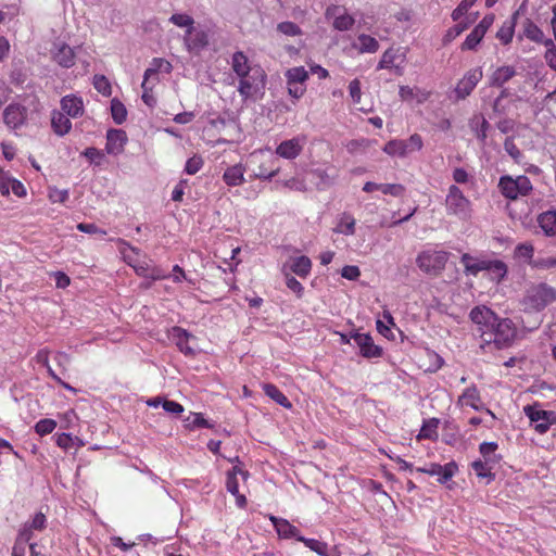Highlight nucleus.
I'll return each instance as SVG.
<instances>
[{"instance_id": "f257e3e1", "label": "nucleus", "mask_w": 556, "mask_h": 556, "mask_svg": "<svg viewBox=\"0 0 556 556\" xmlns=\"http://www.w3.org/2000/svg\"><path fill=\"white\" fill-rule=\"evenodd\" d=\"M470 318L478 326L481 349L494 351L507 349L517 338V327L509 318H501L485 306L471 309Z\"/></svg>"}, {"instance_id": "f03ea898", "label": "nucleus", "mask_w": 556, "mask_h": 556, "mask_svg": "<svg viewBox=\"0 0 556 556\" xmlns=\"http://www.w3.org/2000/svg\"><path fill=\"white\" fill-rule=\"evenodd\" d=\"M556 302V288L541 282L531 286L523 298L522 304L527 311L541 312Z\"/></svg>"}, {"instance_id": "7ed1b4c3", "label": "nucleus", "mask_w": 556, "mask_h": 556, "mask_svg": "<svg viewBox=\"0 0 556 556\" xmlns=\"http://www.w3.org/2000/svg\"><path fill=\"white\" fill-rule=\"evenodd\" d=\"M450 253L434 248L422 250L416 257V264L421 271L430 276H439L445 268Z\"/></svg>"}, {"instance_id": "20e7f679", "label": "nucleus", "mask_w": 556, "mask_h": 556, "mask_svg": "<svg viewBox=\"0 0 556 556\" xmlns=\"http://www.w3.org/2000/svg\"><path fill=\"white\" fill-rule=\"evenodd\" d=\"M445 207L448 215L456 216L462 220H468L472 216L470 200L464 195L463 191L456 185L448 187L445 198Z\"/></svg>"}, {"instance_id": "39448f33", "label": "nucleus", "mask_w": 556, "mask_h": 556, "mask_svg": "<svg viewBox=\"0 0 556 556\" xmlns=\"http://www.w3.org/2000/svg\"><path fill=\"white\" fill-rule=\"evenodd\" d=\"M523 413L534 430L541 434L545 433L551 426L556 425V412L545 410L539 404L525 406Z\"/></svg>"}, {"instance_id": "423d86ee", "label": "nucleus", "mask_w": 556, "mask_h": 556, "mask_svg": "<svg viewBox=\"0 0 556 556\" xmlns=\"http://www.w3.org/2000/svg\"><path fill=\"white\" fill-rule=\"evenodd\" d=\"M266 74L260 65L249 66L245 70V98H257L264 93Z\"/></svg>"}, {"instance_id": "0eeeda50", "label": "nucleus", "mask_w": 556, "mask_h": 556, "mask_svg": "<svg viewBox=\"0 0 556 556\" xmlns=\"http://www.w3.org/2000/svg\"><path fill=\"white\" fill-rule=\"evenodd\" d=\"M500 188L506 198L517 199L520 195L528 194L532 189V185L526 176H518L516 179L507 176L501 178Z\"/></svg>"}, {"instance_id": "6e6552de", "label": "nucleus", "mask_w": 556, "mask_h": 556, "mask_svg": "<svg viewBox=\"0 0 556 556\" xmlns=\"http://www.w3.org/2000/svg\"><path fill=\"white\" fill-rule=\"evenodd\" d=\"M406 64V50L404 48H389L378 63V70H391L396 75L404 73Z\"/></svg>"}, {"instance_id": "1a4fd4ad", "label": "nucleus", "mask_w": 556, "mask_h": 556, "mask_svg": "<svg viewBox=\"0 0 556 556\" xmlns=\"http://www.w3.org/2000/svg\"><path fill=\"white\" fill-rule=\"evenodd\" d=\"M307 138L305 135H298L293 138L281 141L275 150L276 155L285 160H295L303 151Z\"/></svg>"}, {"instance_id": "9d476101", "label": "nucleus", "mask_w": 556, "mask_h": 556, "mask_svg": "<svg viewBox=\"0 0 556 556\" xmlns=\"http://www.w3.org/2000/svg\"><path fill=\"white\" fill-rule=\"evenodd\" d=\"M28 110L20 103H11L3 111V123L11 130L21 129L27 123Z\"/></svg>"}, {"instance_id": "9b49d317", "label": "nucleus", "mask_w": 556, "mask_h": 556, "mask_svg": "<svg viewBox=\"0 0 556 556\" xmlns=\"http://www.w3.org/2000/svg\"><path fill=\"white\" fill-rule=\"evenodd\" d=\"M416 470L418 472L437 477V481L439 483L445 484L458 472V465L455 462H450L445 465L431 463L425 467H419Z\"/></svg>"}, {"instance_id": "f8f14e48", "label": "nucleus", "mask_w": 556, "mask_h": 556, "mask_svg": "<svg viewBox=\"0 0 556 556\" xmlns=\"http://www.w3.org/2000/svg\"><path fill=\"white\" fill-rule=\"evenodd\" d=\"M312 261L308 256L298 254L290 256L281 267L282 274L296 275L300 278H306L312 271Z\"/></svg>"}, {"instance_id": "ddd939ff", "label": "nucleus", "mask_w": 556, "mask_h": 556, "mask_svg": "<svg viewBox=\"0 0 556 556\" xmlns=\"http://www.w3.org/2000/svg\"><path fill=\"white\" fill-rule=\"evenodd\" d=\"M359 353L365 358H378L382 355V349L375 344L369 333L354 332L351 334Z\"/></svg>"}, {"instance_id": "4468645a", "label": "nucleus", "mask_w": 556, "mask_h": 556, "mask_svg": "<svg viewBox=\"0 0 556 556\" xmlns=\"http://www.w3.org/2000/svg\"><path fill=\"white\" fill-rule=\"evenodd\" d=\"M51 59L58 65L70 68L75 64L76 54L74 49L65 42H54L51 50Z\"/></svg>"}, {"instance_id": "2eb2a0df", "label": "nucleus", "mask_w": 556, "mask_h": 556, "mask_svg": "<svg viewBox=\"0 0 556 556\" xmlns=\"http://www.w3.org/2000/svg\"><path fill=\"white\" fill-rule=\"evenodd\" d=\"M483 74L480 67L468 71L455 87V96L457 99H465L471 93L477 84L481 80Z\"/></svg>"}, {"instance_id": "dca6fc26", "label": "nucleus", "mask_w": 556, "mask_h": 556, "mask_svg": "<svg viewBox=\"0 0 556 556\" xmlns=\"http://www.w3.org/2000/svg\"><path fill=\"white\" fill-rule=\"evenodd\" d=\"M127 135L123 129H110L106 132L105 150L109 154L118 155L127 143Z\"/></svg>"}, {"instance_id": "f3484780", "label": "nucleus", "mask_w": 556, "mask_h": 556, "mask_svg": "<svg viewBox=\"0 0 556 556\" xmlns=\"http://www.w3.org/2000/svg\"><path fill=\"white\" fill-rule=\"evenodd\" d=\"M47 518L42 513H37L30 521L25 522L20 529L18 536L23 543L29 542L33 531H42L46 528Z\"/></svg>"}, {"instance_id": "a211bd4d", "label": "nucleus", "mask_w": 556, "mask_h": 556, "mask_svg": "<svg viewBox=\"0 0 556 556\" xmlns=\"http://www.w3.org/2000/svg\"><path fill=\"white\" fill-rule=\"evenodd\" d=\"M326 16L328 18L332 17L333 27L341 31L349 30L354 24V18L349 13H346L344 9L339 7L328 8L326 11Z\"/></svg>"}, {"instance_id": "6ab92c4d", "label": "nucleus", "mask_w": 556, "mask_h": 556, "mask_svg": "<svg viewBox=\"0 0 556 556\" xmlns=\"http://www.w3.org/2000/svg\"><path fill=\"white\" fill-rule=\"evenodd\" d=\"M169 336L181 353L185 355H193L194 350L189 344L190 339H193V337L187 330L175 326L172 328Z\"/></svg>"}, {"instance_id": "aec40b11", "label": "nucleus", "mask_w": 556, "mask_h": 556, "mask_svg": "<svg viewBox=\"0 0 556 556\" xmlns=\"http://www.w3.org/2000/svg\"><path fill=\"white\" fill-rule=\"evenodd\" d=\"M489 258L486 257H477L465 253L460 257V263L464 266L465 274L477 276L481 271L486 270Z\"/></svg>"}, {"instance_id": "412c9836", "label": "nucleus", "mask_w": 556, "mask_h": 556, "mask_svg": "<svg viewBox=\"0 0 556 556\" xmlns=\"http://www.w3.org/2000/svg\"><path fill=\"white\" fill-rule=\"evenodd\" d=\"M61 109L67 116L78 118L84 114V102L81 98L68 94L62 98Z\"/></svg>"}, {"instance_id": "4be33fe9", "label": "nucleus", "mask_w": 556, "mask_h": 556, "mask_svg": "<svg viewBox=\"0 0 556 556\" xmlns=\"http://www.w3.org/2000/svg\"><path fill=\"white\" fill-rule=\"evenodd\" d=\"M270 521L273 522V526H274L279 538H281V539L294 538L298 541H300V538H303L302 535H300L299 529L296 527H294L293 525H291L287 519L277 518V517L271 516Z\"/></svg>"}, {"instance_id": "5701e85b", "label": "nucleus", "mask_w": 556, "mask_h": 556, "mask_svg": "<svg viewBox=\"0 0 556 556\" xmlns=\"http://www.w3.org/2000/svg\"><path fill=\"white\" fill-rule=\"evenodd\" d=\"M497 448L498 445L496 442H482L479 446L481 455L479 459L494 468L502 460V456L497 454Z\"/></svg>"}, {"instance_id": "b1692460", "label": "nucleus", "mask_w": 556, "mask_h": 556, "mask_svg": "<svg viewBox=\"0 0 556 556\" xmlns=\"http://www.w3.org/2000/svg\"><path fill=\"white\" fill-rule=\"evenodd\" d=\"M33 362L35 363V367L38 370H45L47 374L54 379L56 382H63L64 374L61 372L58 374L55 370H53L49 365V351L48 350H40L37 352L36 356L33 358Z\"/></svg>"}, {"instance_id": "393cba45", "label": "nucleus", "mask_w": 556, "mask_h": 556, "mask_svg": "<svg viewBox=\"0 0 556 556\" xmlns=\"http://www.w3.org/2000/svg\"><path fill=\"white\" fill-rule=\"evenodd\" d=\"M51 128L58 136H65L72 129L70 116L54 110L51 114Z\"/></svg>"}, {"instance_id": "a878e982", "label": "nucleus", "mask_w": 556, "mask_h": 556, "mask_svg": "<svg viewBox=\"0 0 556 556\" xmlns=\"http://www.w3.org/2000/svg\"><path fill=\"white\" fill-rule=\"evenodd\" d=\"M352 49L357 51L358 53H375L379 49V42L376 38L361 34L356 37L355 41L352 43Z\"/></svg>"}, {"instance_id": "bb28decb", "label": "nucleus", "mask_w": 556, "mask_h": 556, "mask_svg": "<svg viewBox=\"0 0 556 556\" xmlns=\"http://www.w3.org/2000/svg\"><path fill=\"white\" fill-rule=\"evenodd\" d=\"M536 222L545 236L556 237V211L541 213Z\"/></svg>"}, {"instance_id": "cd10ccee", "label": "nucleus", "mask_w": 556, "mask_h": 556, "mask_svg": "<svg viewBox=\"0 0 556 556\" xmlns=\"http://www.w3.org/2000/svg\"><path fill=\"white\" fill-rule=\"evenodd\" d=\"M363 190L365 192H372L375 190H379L383 194L401 197L404 192V187L400 184H376L368 181L364 185Z\"/></svg>"}, {"instance_id": "c85d7f7f", "label": "nucleus", "mask_w": 556, "mask_h": 556, "mask_svg": "<svg viewBox=\"0 0 556 556\" xmlns=\"http://www.w3.org/2000/svg\"><path fill=\"white\" fill-rule=\"evenodd\" d=\"M399 94L403 101H406L409 103H413V102L422 103V102L427 101V99L429 98L428 91L421 90L416 87L415 88L408 87V86L400 87Z\"/></svg>"}, {"instance_id": "c756f323", "label": "nucleus", "mask_w": 556, "mask_h": 556, "mask_svg": "<svg viewBox=\"0 0 556 556\" xmlns=\"http://www.w3.org/2000/svg\"><path fill=\"white\" fill-rule=\"evenodd\" d=\"M173 70L172 64L162 58H154L151 62V66L146 70L144 77L146 85L151 83V77L159 75L160 72L169 74Z\"/></svg>"}, {"instance_id": "7c9ffc66", "label": "nucleus", "mask_w": 556, "mask_h": 556, "mask_svg": "<svg viewBox=\"0 0 556 556\" xmlns=\"http://www.w3.org/2000/svg\"><path fill=\"white\" fill-rule=\"evenodd\" d=\"M241 469L235 466L232 470L227 472L226 488L227 491L236 496V502L239 507H243V496L239 493V482L237 480V473H241Z\"/></svg>"}, {"instance_id": "2f4dec72", "label": "nucleus", "mask_w": 556, "mask_h": 556, "mask_svg": "<svg viewBox=\"0 0 556 556\" xmlns=\"http://www.w3.org/2000/svg\"><path fill=\"white\" fill-rule=\"evenodd\" d=\"M485 271L491 280L500 282L507 275V265L501 260L489 258Z\"/></svg>"}, {"instance_id": "473e14b6", "label": "nucleus", "mask_w": 556, "mask_h": 556, "mask_svg": "<svg viewBox=\"0 0 556 556\" xmlns=\"http://www.w3.org/2000/svg\"><path fill=\"white\" fill-rule=\"evenodd\" d=\"M356 229V220L355 218L348 213H343L333 229L334 232L341 233L344 236H353Z\"/></svg>"}, {"instance_id": "72a5a7b5", "label": "nucleus", "mask_w": 556, "mask_h": 556, "mask_svg": "<svg viewBox=\"0 0 556 556\" xmlns=\"http://www.w3.org/2000/svg\"><path fill=\"white\" fill-rule=\"evenodd\" d=\"M440 420L438 418H429L424 421L420 431L417 435L418 440H437L438 439V429H439Z\"/></svg>"}, {"instance_id": "f704fd0d", "label": "nucleus", "mask_w": 556, "mask_h": 556, "mask_svg": "<svg viewBox=\"0 0 556 556\" xmlns=\"http://www.w3.org/2000/svg\"><path fill=\"white\" fill-rule=\"evenodd\" d=\"M224 181L228 186H239L243 181V167L242 165L236 164L226 169L223 176Z\"/></svg>"}, {"instance_id": "c9c22d12", "label": "nucleus", "mask_w": 556, "mask_h": 556, "mask_svg": "<svg viewBox=\"0 0 556 556\" xmlns=\"http://www.w3.org/2000/svg\"><path fill=\"white\" fill-rule=\"evenodd\" d=\"M515 75V70L513 66H501L496 68L491 77L490 83L494 86H502L506 81H508Z\"/></svg>"}, {"instance_id": "e433bc0d", "label": "nucleus", "mask_w": 556, "mask_h": 556, "mask_svg": "<svg viewBox=\"0 0 556 556\" xmlns=\"http://www.w3.org/2000/svg\"><path fill=\"white\" fill-rule=\"evenodd\" d=\"M383 152L390 156L406 157L408 155L404 140L393 139L383 147Z\"/></svg>"}, {"instance_id": "4c0bfd02", "label": "nucleus", "mask_w": 556, "mask_h": 556, "mask_svg": "<svg viewBox=\"0 0 556 556\" xmlns=\"http://www.w3.org/2000/svg\"><path fill=\"white\" fill-rule=\"evenodd\" d=\"M287 85H303L308 79V72L303 66L292 67L285 73Z\"/></svg>"}, {"instance_id": "58836bf2", "label": "nucleus", "mask_w": 556, "mask_h": 556, "mask_svg": "<svg viewBox=\"0 0 556 556\" xmlns=\"http://www.w3.org/2000/svg\"><path fill=\"white\" fill-rule=\"evenodd\" d=\"M523 35L538 43H543L546 41L543 31L539 26H536L531 20H526L523 23Z\"/></svg>"}, {"instance_id": "ea45409f", "label": "nucleus", "mask_w": 556, "mask_h": 556, "mask_svg": "<svg viewBox=\"0 0 556 556\" xmlns=\"http://www.w3.org/2000/svg\"><path fill=\"white\" fill-rule=\"evenodd\" d=\"M471 467L479 479L485 480L486 483L494 480L495 476L492 472L494 468L492 466L484 464V462L480 459H476L472 462Z\"/></svg>"}, {"instance_id": "a19ab883", "label": "nucleus", "mask_w": 556, "mask_h": 556, "mask_svg": "<svg viewBox=\"0 0 556 556\" xmlns=\"http://www.w3.org/2000/svg\"><path fill=\"white\" fill-rule=\"evenodd\" d=\"M518 15V12H516L513 16L511 21L505 22L501 28L498 29L496 37L498 40H501L504 45H507L511 41L514 37L515 31V18Z\"/></svg>"}, {"instance_id": "79ce46f5", "label": "nucleus", "mask_w": 556, "mask_h": 556, "mask_svg": "<svg viewBox=\"0 0 556 556\" xmlns=\"http://www.w3.org/2000/svg\"><path fill=\"white\" fill-rule=\"evenodd\" d=\"M185 427L188 430H194L197 428H211L212 425L206 420L201 413H190V415L184 420Z\"/></svg>"}, {"instance_id": "37998d69", "label": "nucleus", "mask_w": 556, "mask_h": 556, "mask_svg": "<svg viewBox=\"0 0 556 556\" xmlns=\"http://www.w3.org/2000/svg\"><path fill=\"white\" fill-rule=\"evenodd\" d=\"M111 114H112L113 121L117 125L123 124L127 118L126 106L123 104L122 101H119L116 98L112 99V101H111Z\"/></svg>"}, {"instance_id": "c03bdc74", "label": "nucleus", "mask_w": 556, "mask_h": 556, "mask_svg": "<svg viewBox=\"0 0 556 556\" xmlns=\"http://www.w3.org/2000/svg\"><path fill=\"white\" fill-rule=\"evenodd\" d=\"M265 393L286 408H291V402L278 390L276 384H264Z\"/></svg>"}, {"instance_id": "a18cd8bd", "label": "nucleus", "mask_w": 556, "mask_h": 556, "mask_svg": "<svg viewBox=\"0 0 556 556\" xmlns=\"http://www.w3.org/2000/svg\"><path fill=\"white\" fill-rule=\"evenodd\" d=\"M300 542H303L306 547H308L311 551L315 552L319 556H330L328 554V545L325 542L315 540V539H307V538H300Z\"/></svg>"}, {"instance_id": "49530a36", "label": "nucleus", "mask_w": 556, "mask_h": 556, "mask_svg": "<svg viewBox=\"0 0 556 556\" xmlns=\"http://www.w3.org/2000/svg\"><path fill=\"white\" fill-rule=\"evenodd\" d=\"M93 87L94 89L104 97H109L112 93V86L110 80L104 75H94L93 76Z\"/></svg>"}, {"instance_id": "de8ad7c7", "label": "nucleus", "mask_w": 556, "mask_h": 556, "mask_svg": "<svg viewBox=\"0 0 556 556\" xmlns=\"http://www.w3.org/2000/svg\"><path fill=\"white\" fill-rule=\"evenodd\" d=\"M243 59V52H237L233 54L232 59V67L236 74L238 75V85L237 90L239 93L243 94V67L240 60Z\"/></svg>"}, {"instance_id": "09e8293b", "label": "nucleus", "mask_w": 556, "mask_h": 556, "mask_svg": "<svg viewBox=\"0 0 556 556\" xmlns=\"http://www.w3.org/2000/svg\"><path fill=\"white\" fill-rule=\"evenodd\" d=\"M484 35L485 34H483L482 30L475 27L472 31L467 36L466 40L462 46V49L473 50L480 43Z\"/></svg>"}, {"instance_id": "8fccbe9b", "label": "nucleus", "mask_w": 556, "mask_h": 556, "mask_svg": "<svg viewBox=\"0 0 556 556\" xmlns=\"http://www.w3.org/2000/svg\"><path fill=\"white\" fill-rule=\"evenodd\" d=\"M281 185L290 190L305 192L307 191V184L303 177L294 176L289 179H286L281 182Z\"/></svg>"}, {"instance_id": "3c124183", "label": "nucleus", "mask_w": 556, "mask_h": 556, "mask_svg": "<svg viewBox=\"0 0 556 556\" xmlns=\"http://www.w3.org/2000/svg\"><path fill=\"white\" fill-rule=\"evenodd\" d=\"M169 21L178 27H187L188 28L187 34L191 35L194 21L190 15L173 14L170 16Z\"/></svg>"}, {"instance_id": "603ef678", "label": "nucleus", "mask_w": 556, "mask_h": 556, "mask_svg": "<svg viewBox=\"0 0 556 556\" xmlns=\"http://www.w3.org/2000/svg\"><path fill=\"white\" fill-rule=\"evenodd\" d=\"M204 165V160L201 155L194 154L190 159L187 160L185 165V172L188 175L197 174Z\"/></svg>"}, {"instance_id": "864d4df0", "label": "nucleus", "mask_w": 556, "mask_h": 556, "mask_svg": "<svg viewBox=\"0 0 556 556\" xmlns=\"http://www.w3.org/2000/svg\"><path fill=\"white\" fill-rule=\"evenodd\" d=\"M286 286L289 290H291L295 295L300 299L304 294V287L302 283L292 275H289L288 273L283 274Z\"/></svg>"}, {"instance_id": "5fc2aeb1", "label": "nucleus", "mask_w": 556, "mask_h": 556, "mask_svg": "<svg viewBox=\"0 0 556 556\" xmlns=\"http://www.w3.org/2000/svg\"><path fill=\"white\" fill-rule=\"evenodd\" d=\"M56 427V422L53 419H41L35 425V430L39 435H46L51 433Z\"/></svg>"}, {"instance_id": "6e6d98bb", "label": "nucleus", "mask_w": 556, "mask_h": 556, "mask_svg": "<svg viewBox=\"0 0 556 556\" xmlns=\"http://www.w3.org/2000/svg\"><path fill=\"white\" fill-rule=\"evenodd\" d=\"M404 141L408 154L420 151L424 147L422 138L418 134L412 135L407 140Z\"/></svg>"}, {"instance_id": "4d7b16f0", "label": "nucleus", "mask_w": 556, "mask_h": 556, "mask_svg": "<svg viewBox=\"0 0 556 556\" xmlns=\"http://www.w3.org/2000/svg\"><path fill=\"white\" fill-rule=\"evenodd\" d=\"M349 93L352 99L354 105H358L361 103L362 91H361V81L355 78L349 84Z\"/></svg>"}, {"instance_id": "13d9d810", "label": "nucleus", "mask_w": 556, "mask_h": 556, "mask_svg": "<svg viewBox=\"0 0 556 556\" xmlns=\"http://www.w3.org/2000/svg\"><path fill=\"white\" fill-rule=\"evenodd\" d=\"M277 29L286 36L294 37L301 35L300 27L292 22H282L278 24Z\"/></svg>"}, {"instance_id": "bf43d9fd", "label": "nucleus", "mask_w": 556, "mask_h": 556, "mask_svg": "<svg viewBox=\"0 0 556 556\" xmlns=\"http://www.w3.org/2000/svg\"><path fill=\"white\" fill-rule=\"evenodd\" d=\"M477 0H462V2L457 5V8L452 13V18L454 21H459L468 10L475 4Z\"/></svg>"}, {"instance_id": "052dcab7", "label": "nucleus", "mask_w": 556, "mask_h": 556, "mask_svg": "<svg viewBox=\"0 0 556 556\" xmlns=\"http://www.w3.org/2000/svg\"><path fill=\"white\" fill-rule=\"evenodd\" d=\"M472 21H469L467 23H458L454 27L450 28L444 36V42L447 43V42L453 41L456 37H458L468 27V25Z\"/></svg>"}, {"instance_id": "680f3d73", "label": "nucleus", "mask_w": 556, "mask_h": 556, "mask_svg": "<svg viewBox=\"0 0 556 556\" xmlns=\"http://www.w3.org/2000/svg\"><path fill=\"white\" fill-rule=\"evenodd\" d=\"M544 46L547 48L545 53V60L547 64L556 71V47L551 39L544 41Z\"/></svg>"}, {"instance_id": "e2e57ef3", "label": "nucleus", "mask_w": 556, "mask_h": 556, "mask_svg": "<svg viewBox=\"0 0 556 556\" xmlns=\"http://www.w3.org/2000/svg\"><path fill=\"white\" fill-rule=\"evenodd\" d=\"M472 127H475V132L478 139L484 141L486 138V130L489 127L488 122L484 118H477L472 122Z\"/></svg>"}, {"instance_id": "0e129e2a", "label": "nucleus", "mask_w": 556, "mask_h": 556, "mask_svg": "<svg viewBox=\"0 0 556 556\" xmlns=\"http://www.w3.org/2000/svg\"><path fill=\"white\" fill-rule=\"evenodd\" d=\"M13 177L9 175V173L0 169V193L3 197H8L10 194L11 184L13 181Z\"/></svg>"}, {"instance_id": "69168bd1", "label": "nucleus", "mask_w": 556, "mask_h": 556, "mask_svg": "<svg viewBox=\"0 0 556 556\" xmlns=\"http://www.w3.org/2000/svg\"><path fill=\"white\" fill-rule=\"evenodd\" d=\"M141 87L143 90L142 97H141L143 102L149 106H153L155 103V99L152 96V91H153V88L155 87V81H153L151 85L150 84L146 85V79H143Z\"/></svg>"}, {"instance_id": "338daca9", "label": "nucleus", "mask_w": 556, "mask_h": 556, "mask_svg": "<svg viewBox=\"0 0 556 556\" xmlns=\"http://www.w3.org/2000/svg\"><path fill=\"white\" fill-rule=\"evenodd\" d=\"M341 276L348 280L355 281L361 276V269L355 265H345L341 269Z\"/></svg>"}, {"instance_id": "774afa93", "label": "nucleus", "mask_w": 556, "mask_h": 556, "mask_svg": "<svg viewBox=\"0 0 556 556\" xmlns=\"http://www.w3.org/2000/svg\"><path fill=\"white\" fill-rule=\"evenodd\" d=\"M515 253L519 258L531 260L534 254V248L531 243H521L516 248Z\"/></svg>"}]
</instances>
